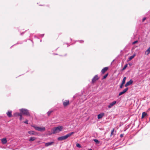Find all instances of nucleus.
Returning <instances> with one entry per match:
<instances>
[{"label": "nucleus", "mask_w": 150, "mask_h": 150, "mask_svg": "<svg viewBox=\"0 0 150 150\" xmlns=\"http://www.w3.org/2000/svg\"><path fill=\"white\" fill-rule=\"evenodd\" d=\"M64 127L62 126L59 125L56 127H54L52 129V133L54 134L59 133L63 130Z\"/></svg>", "instance_id": "obj_1"}, {"label": "nucleus", "mask_w": 150, "mask_h": 150, "mask_svg": "<svg viewBox=\"0 0 150 150\" xmlns=\"http://www.w3.org/2000/svg\"><path fill=\"white\" fill-rule=\"evenodd\" d=\"M74 132H72L69 133L66 135L61 137H59L57 138V140L59 141H62L67 139L68 137L71 136L72 134H74Z\"/></svg>", "instance_id": "obj_2"}, {"label": "nucleus", "mask_w": 150, "mask_h": 150, "mask_svg": "<svg viewBox=\"0 0 150 150\" xmlns=\"http://www.w3.org/2000/svg\"><path fill=\"white\" fill-rule=\"evenodd\" d=\"M21 114L25 115L27 116H30V114L28 110L27 109L22 108L20 109Z\"/></svg>", "instance_id": "obj_3"}, {"label": "nucleus", "mask_w": 150, "mask_h": 150, "mask_svg": "<svg viewBox=\"0 0 150 150\" xmlns=\"http://www.w3.org/2000/svg\"><path fill=\"white\" fill-rule=\"evenodd\" d=\"M31 126L32 127H34L36 130L39 131L43 132L45 131V128L44 127H39L33 125H32Z\"/></svg>", "instance_id": "obj_4"}, {"label": "nucleus", "mask_w": 150, "mask_h": 150, "mask_svg": "<svg viewBox=\"0 0 150 150\" xmlns=\"http://www.w3.org/2000/svg\"><path fill=\"white\" fill-rule=\"evenodd\" d=\"M63 105L64 107L67 106L69 104V101L68 100H65L64 101L62 100Z\"/></svg>", "instance_id": "obj_5"}, {"label": "nucleus", "mask_w": 150, "mask_h": 150, "mask_svg": "<svg viewBox=\"0 0 150 150\" xmlns=\"http://www.w3.org/2000/svg\"><path fill=\"white\" fill-rule=\"evenodd\" d=\"M99 79V78L98 77V76L97 75H96L92 79V82L93 83H94L97 80Z\"/></svg>", "instance_id": "obj_6"}, {"label": "nucleus", "mask_w": 150, "mask_h": 150, "mask_svg": "<svg viewBox=\"0 0 150 150\" xmlns=\"http://www.w3.org/2000/svg\"><path fill=\"white\" fill-rule=\"evenodd\" d=\"M133 82V81L132 80L130 79L129 81L127 82L125 85V87H127L129 85H131Z\"/></svg>", "instance_id": "obj_7"}, {"label": "nucleus", "mask_w": 150, "mask_h": 150, "mask_svg": "<svg viewBox=\"0 0 150 150\" xmlns=\"http://www.w3.org/2000/svg\"><path fill=\"white\" fill-rule=\"evenodd\" d=\"M128 89V88H126L124 89L122 91L120 92L119 94V96H120L122 94L125 93Z\"/></svg>", "instance_id": "obj_8"}, {"label": "nucleus", "mask_w": 150, "mask_h": 150, "mask_svg": "<svg viewBox=\"0 0 150 150\" xmlns=\"http://www.w3.org/2000/svg\"><path fill=\"white\" fill-rule=\"evenodd\" d=\"M116 101H114L110 103V104L108 105V108H111L114 105L116 104Z\"/></svg>", "instance_id": "obj_9"}, {"label": "nucleus", "mask_w": 150, "mask_h": 150, "mask_svg": "<svg viewBox=\"0 0 150 150\" xmlns=\"http://www.w3.org/2000/svg\"><path fill=\"white\" fill-rule=\"evenodd\" d=\"M28 133L31 135H37V133L36 132L33 131H28Z\"/></svg>", "instance_id": "obj_10"}, {"label": "nucleus", "mask_w": 150, "mask_h": 150, "mask_svg": "<svg viewBox=\"0 0 150 150\" xmlns=\"http://www.w3.org/2000/svg\"><path fill=\"white\" fill-rule=\"evenodd\" d=\"M104 114L103 113H101L98 115V119H100L102 118L104 116Z\"/></svg>", "instance_id": "obj_11"}, {"label": "nucleus", "mask_w": 150, "mask_h": 150, "mask_svg": "<svg viewBox=\"0 0 150 150\" xmlns=\"http://www.w3.org/2000/svg\"><path fill=\"white\" fill-rule=\"evenodd\" d=\"M108 69V67H105L104 68L101 70V73L102 74H104L105 72Z\"/></svg>", "instance_id": "obj_12"}, {"label": "nucleus", "mask_w": 150, "mask_h": 150, "mask_svg": "<svg viewBox=\"0 0 150 150\" xmlns=\"http://www.w3.org/2000/svg\"><path fill=\"white\" fill-rule=\"evenodd\" d=\"M1 141L2 143L3 144H6L7 142L6 139L5 138H4L2 139Z\"/></svg>", "instance_id": "obj_13"}, {"label": "nucleus", "mask_w": 150, "mask_h": 150, "mask_svg": "<svg viewBox=\"0 0 150 150\" xmlns=\"http://www.w3.org/2000/svg\"><path fill=\"white\" fill-rule=\"evenodd\" d=\"M54 143V142H47L45 143V145L46 146H47L52 145Z\"/></svg>", "instance_id": "obj_14"}, {"label": "nucleus", "mask_w": 150, "mask_h": 150, "mask_svg": "<svg viewBox=\"0 0 150 150\" xmlns=\"http://www.w3.org/2000/svg\"><path fill=\"white\" fill-rule=\"evenodd\" d=\"M11 113L12 112L11 111H8L6 112V114L8 117H11L12 116Z\"/></svg>", "instance_id": "obj_15"}, {"label": "nucleus", "mask_w": 150, "mask_h": 150, "mask_svg": "<svg viewBox=\"0 0 150 150\" xmlns=\"http://www.w3.org/2000/svg\"><path fill=\"white\" fill-rule=\"evenodd\" d=\"M150 53V47L145 51V54L147 55H148Z\"/></svg>", "instance_id": "obj_16"}, {"label": "nucleus", "mask_w": 150, "mask_h": 150, "mask_svg": "<svg viewBox=\"0 0 150 150\" xmlns=\"http://www.w3.org/2000/svg\"><path fill=\"white\" fill-rule=\"evenodd\" d=\"M147 114L145 112H143L142 113V118H143L144 117L147 116Z\"/></svg>", "instance_id": "obj_17"}, {"label": "nucleus", "mask_w": 150, "mask_h": 150, "mask_svg": "<svg viewBox=\"0 0 150 150\" xmlns=\"http://www.w3.org/2000/svg\"><path fill=\"white\" fill-rule=\"evenodd\" d=\"M36 139V138L35 137H31L30 138L29 141L30 142H32L33 141H34L35 139Z\"/></svg>", "instance_id": "obj_18"}, {"label": "nucleus", "mask_w": 150, "mask_h": 150, "mask_svg": "<svg viewBox=\"0 0 150 150\" xmlns=\"http://www.w3.org/2000/svg\"><path fill=\"white\" fill-rule=\"evenodd\" d=\"M21 114V113H19L18 112H16L14 114V115L16 116H19Z\"/></svg>", "instance_id": "obj_19"}, {"label": "nucleus", "mask_w": 150, "mask_h": 150, "mask_svg": "<svg viewBox=\"0 0 150 150\" xmlns=\"http://www.w3.org/2000/svg\"><path fill=\"white\" fill-rule=\"evenodd\" d=\"M135 56V54H134L132 56H130L129 58V60H132Z\"/></svg>", "instance_id": "obj_20"}, {"label": "nucleus", "mask_w": 150, "mask_h": 150, "mask_svg": "<svg viewBox=\"0 0 150 150\" xmlns=\"http://www.w3.org/2000/svg\"><path fill=\"white\" fill-rule=\"evenodd\" d=\"M126 79V77H124V78L123 79V80L122 81V83L124 84L125 83Z\"/></svg>", "instance_id": "obj_21"}, {"label": "nucleus", "mask_w": 150, "mask_h": 150, "mask_svg": "<svg viewBox=\"0 0 150 150\" xmlns=\"http://www.w3.org/2000/svg\"><path fill=\"white\" fill-rule=\"evenodd\" d=\"M53 112V111H49L47 112V114L48 116H49L51 113Z\"/></svg>", "instance_id": "obj_22"}, {"label": "nucleus", "mask_w": 150, "mask_h": 150, "mask_svg": "<svg viewBox=\"0 0 150 150\" xmlns=\"http://www.w3.org/2000/svg\"><path fill=\"white\" fill-rule=\"evenodd\" d=\"M127 64H125V65L124 66V67L123 68L122 70H125L126 68V67H127Z\"/></svg>", "instance_id": "obj_23"}, {"label": "nucleus", "mask_w": 150, "mask_h": 150, "mask_svg": "<svg viewBox=\"0 0 150 150\" xmlns=\"http://www.w3.org/2000/svg\"><path fill=\"white\" fill-rule=\"evenodd\" d=\"M93 140L96 143L98 144L99 142L98 140L97 139H93Z\"/></svg>", "instance_id": "obj_24"}, {"label": "nucleus", "mask_w": 150, "mask_h": 150, "mask_svg": "<svg viewBox=\"0 0 150 150\" xmlns=\"http://www.w3.org/2000/svg\"><path fill=\"white\" fill-rule=\"evenodd\" d=\"M108 74L107 73V74H106L103 77V79H105L106 77L107 76H108Z\"/></svg>", "instance_id": "obj_25"}, {"label": "nucleus", "mask_w": 150, "mask_h": 150, "mask_svg": "<svg viewBox=\"0 0 150 150\" xmlns=\"http://www.w3.org/2000/svg\"><path fill=\"white\" fill-rule=\"evenodd\" d=\"M76 146L77 147H79V148H80L81 147V146L79 144H77L76 145Z\"/></svg>", "instance_id": "obj_26"}, {"label": "nucleus", "mask_w": 150, "mask_h": 150, "mask_svg": "<svg viewBox=\"0 0 150 150\" xmlns=\"http://www.w3.org/2000/svg\"><path fill=\"white\" fill-rule=\"evenodd\" d=\"M137 42H138V41L137 40H136L134 42H133L132 43V45H134L135 44H136V43H137Z\"/></svg>", "instance_id": "obj_27"}, {"label": "nucleus", "mask_w": 150, "mask_h": 150, "mask_svg": "<svg viewBox=\"0 0 150 150\" xmlns=\"http://www.w3.org/2000/svg\"><path fill=\"white\" fill-rule=\"evenodd\" d=\"M123 84H124L121 83V85L120 86V88H122V87H123Z\"/></svg>", "instance_id": "obj_28"}, {"label": "nucleus", "mask_w": 150, "mask_h": 150, "mask_svg": "<svg viewBox=\"0 0 150 150\" xmlns=\"http://www.w3.org/2000/svg\"><path fill=\"white\" fill-rule=\"evenodd\" d=\"M19 116H20V120H21L22 118V114H21Z\"/></svg>", "instance_id": "obj_29"}, {"label": "nucleus", "mask_w": 150, "mask_h": 150, "mask_svg": "<svg viewBox=\"0 0 150 150\" xmlns=\"http://www.w3.org/2000/svg\"><path fill=\"white\" fill-rule=\"evenodd\" d=\"M114 131V129H113L112 130L111 132V135H112L113 134Z\"/></svg>", "instance_id": "obj_30"}, {"label": "nucleus", "mask_w": 150, "mask_h": 150, "mask_svg": "<svg viewBox=\"0 0 150 150\" xmlns=\"http://www.w3.org/2000/svg\"><path fill=\"white\" fill-rule=\"evenodd\" d=\"M28 120H26L24 122V123L26 124H28Z\"/></svg>", "instance_id": "obj_31"}, {"label": "nucleus", "mask_w": 150, "mask_h": 150, "mask_svg": "<svg viewBox=\"0 0 150 150\" xmlns=\"http://www.w3.org/2000/svg\"><path fill=\"white\" fill-rule=\"evenodd\" d=\"M146 19V18L144 17L142 19V22H144Z\"/></svg>", "instance_id": "obj_32"}, {"label": "nucleus", "mask_w": 150, "mask_h": 150, "mask_svg": "<svg viewBox=\"0 0 150 150\" xmlns=\"http://www.w3.org/2000/svg\"><path fill=\"white\" fill-rule=\"evenodd\" d=\"M123 136V134H121L120 135V137H122Z\"/></svg>", "instance_id": "obj_33"}, {"label": "nucleus", "mask_w": 150, "mask_h": 150, "mask_svg": "<svg viewBox=\"0 0 150 150\" xmlns=\"http://www.w3.org/2000/svg\"><path fill=\"white\" fill-rule=\"evenodd\" d=\"M79 41L80 43H83V40H80V41Z\"/></svg>", "instance_id": "obj_34"}, {"label": "nucleus", "mask_w": 150, "mask_h": 150, "mask_svg": "<svg viewBox=\"0 0 150 150\" xmlns=\"http://www.w3.org/2000/svg\"><path fill=\"white\" fill-rule=\"evenodd\" d=\"M44 34H41V36L42 37H43V36H44Z\"/></svg>", "instance_id": "obj_35"}, {"label": "nucleus", "mask_w": 150, "mask_h": 150, "mask_svg": "<svg viewBox=\"0 0 150 150\" xmlns=\"http://www.w3.org/2000/svg\"><path fill=\"white\" fill-rule=\"evenodd\" d=\"M89 150H92L91 149H89Z\"/></svg>", "instance_id": "obj_36"}, {"label": "nucleus", "mask_w": 150, "mask_h": 150, "mask_svg": "<svg viewBox=\"0 0 150 150\" xmlns=\"http://www.w3.org/2000/svg\"><path fill=\"white\" fill-rule=\"evenodd\" d=\"M22 33H21V35H22Z\"/></svg>", "instance_id": "obj_37"}]
</instances>
